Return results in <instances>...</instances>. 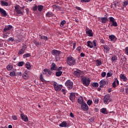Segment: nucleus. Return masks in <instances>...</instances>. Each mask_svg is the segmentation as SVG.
<instances>
[{"label": "nucleus", "mask_w": 128, "mask_h": 128, "mask_svg": "<svg viewBox=\"0 0 128 128\" xmlns=\"http://www.w3.org/2000/svg\"><path fill=\"white\" fill-rule=\"evenodd\" d=\"M106 76L108 78H110V77L112 76V74L110 72H108L106 74Z\"/></svg>", "instance_id": "nucleus-55"}, {"label": "nucleus", "mask_w": 128, "mask_h": 128, "mask_svg": "<svg viewBox=\"0 0 128 128\" xmlns=\"http://www.w3.org/2000/svg\"><path fill=\"white\" fill-rule=\"evenodd\" d=\"M22 78H24V80H28V74L26 72H25L22 75Z\"/></svg>", "instance_id": "nucleus-25"}, {"label": "nucleus", "mask_w": 128, "mask_h": 128, "mask_svg": "<svg viewBox=\"0 0 128 128\" xmlns=\"http://www.w3.org/2000/svg\"><path fill=\"white\" fill-rule=\"evenodd\" d=\"M106 82L104 80H102L100 82V88H104V86H106Z\"/></svg>", "instance_id": "nucleus-15"}, {"label": "nucleus", "mask_w": 128, "mask_h": 128, "mask_svg": "<svg viewBox=\"0 0 128 128\" xmlns=\"http://www.w3.org/2000/svg\"><path fill=\"white\" fill-rule=\"evenodd\" d=\"M24 62H20L18 63V66H24Z\"/></svg>", "instance_id": "nucleus-43"}, {"label": "nucleus", "mask_w": 128, "mask_h": 128, "mask_svg": "<svg viewBox=\"0 0 128 128\" xmlns=\"http://www.w3.org/2000/svg\"><path fill=\"white\" fill-rule=\"evenodd\" d=\"M81 50H82V47L80 46L77 48V50H78L79 52H80Z\"/></svg>", "instance_id": "nucleus-58"}, {"label": "nucleus", "mask_w": 128, "mask_h": 128, "mask_svg": "<svg viewBox=\"0 0 128 128\" xmlns=\"http://www.w3.org/2000/svg\"><path fill=\"white\" fill-rule=\"evenodd\" d=\"M36 10H38V6H35L32 8V10H34V12H36Z\"/></svg>", "instance_id": "nucleus-56"}, {"label": "nucleus", "mask_w": 128, "mask_h": 128, "mask_svg": "<svg viewBox=\"0 0 128 128\" xmlns=\"http://www.w3.org/2000/svg\"><path fill=\"white\" fill-rule=\"evenodd\" d=\"M10 76H16V72H14V71H12L10 73Z\"/></svg>", "instance_id": "nucleus-41"}, {"label": "nucleus", "mask_w": 128, "mask_h": 128, "mask_svg": "<svg viewBox=\"0 0 128 128\" xmlns=\"http://www.w3.org/2000/svg\"><path fill=\"white\" fill-rule=\"evenodd\" d=\"M94 104H98V98H94Z\"/></svg>", "instance_id": "nucleus-48"}, {"label": "nucleus", "mask_w": 128, "mask_h": 128, "mask_svg": "<svg viewBox=\"0 0 128 128\" xmlns=\"http://www.w3.org/2000/svg\"><path fill=\"white\" fill-rule=\"evenodd\" d=\"M118 2H114L113 4H111V8H114V9L115 8H116V4H118Z\"/></svg>", "instance_id": "nucleus-30"}, {"label": "nucleus", "mask_w": 128, "mask_h": 128, "mask_svg": "<svg viewBox=\"0 0 128 128\" xmlns=\"http://www.w3.org/2000/svg\"><path fill=\"white\" fill-rule=\"evenodd\" d=\"M87 46H88V48H93L92 42L90 41H88L87 42Z\"/></svg>", "instance_id": "nucleus-23"}, {"label": "nucleus", "mask_w": 128, "mask_h": 128, "mask_svg": "<svg viewBox=\"0 0 128 128\" xmlns=\"http://www.w3.org/2000/svg\"><path fill=\"white\" fill-rule=\"evenodd\" d=\"M93 46H96V40H93Z\"/></svg>", "instance_id": "nucleus-62"}, {"label": "nucleus", "mask_w": 128, "mask_h": 128, "mask_svg": "<svg viewBox=\"0 0 128 128\" xmlns=\"http://www.w3.org/2000/svg\"><path fill=\"white\" fill-rule=\"evenodd\" d=\"M46 16H48V18H52V16H54V14L50 12H48L46 14Z\"/></svg>", "instance_id": "nucleus-26"}, {"label": "nucleus", "mask_w": 128, "mask_h": 128, "mask_svg": "<svg viewBox=\"0 0 128 128\" xmlns=\"http://www.w3.org/2000/svg\"><path fill=\"white\" fill-rule=\"evenodd\" d=\"M81 108L84 112H87V110H88V106L86 103L84 102L81 104Z\"/></svg>", "instance_id": "nucleus-8"}, {"label": "nucleus", "mask_w": 128, "mask_h": 128, "mask_svg": "<svg viewBox=\"0 0 128 128\" xmlns=\"http://www.w3.org/2000/svg\"><path fill=\"white\" fill-rule=\"evenodd\" d=\"M70 100H71V102H74L76 100V93H70Z\"/></svg>", "instance_id": "nucleus-11"}, {"label": "nucleus", "mask_w": 128, "mask_h": 128, "mask_svg": "<svg viewBox=\"0 0 128 128\" xmlns=\"http://www.w3.org/2000/svg\"><path fill=\"white\" fill-rule=\"evenodd\" d=\"M128 1L127 0V1L124 2L122 6H123L126 7V6H128Z\"/></svg>", "instance_id": "nucleus-47"}, {"label": "nucleus", "mask_w": 128, "mask_h": 128, "mask_svg": "<svg viewBox=\"0 0 128 128\" xmlns=\"http://www.w3.org/2000/svg\"><path fill=\"white\" fill-rule=\"evenodd\" d=\"M1 4L3 6H8V4L6 2H4V0L1 1Z\"/></svg>", "instance_id": "nucleus-28"}, {"label": "nucleus", "mask_w": 128, "mask_h": 128, "mask_svg": "<svg viewBox=\"0 0 128 128\" xmlns=\"http://www.w3.org/2000/svg\"><path fill=\"white\" fill-rule=\"evenodd\" d=\"M50 70H58V66H56V64L52 63V64Z\"/></svg>", "instance_id": "nucleus-19"}, {"label": "nucleus", "mask_w": 128, "mask_h": 128, "mask_svg": "<svg viewBox=\"0 0 128 128\" xmlns=\"http://www.w3.org/2000/svg\"><path fill=\"white\" fill-rule=\"evenodd\" d=\"M120 79L122 80L123 82H126L128 80V78H126V76L124 74H121L120 75Z\"/></svg>", "instance_id": "nucleus-20"}, {"label": "nucleus", "mask_w": 128, "mask_h": 128, "mask_svg": "<svg viewBox=\"0 0 128 128\" xmlns=\"http://www.w3.org/2000/svg\"><path fill=\"white\" fill-rule=\"evenodd\" d=\"M40 80H41V82H44V76H42V74L40 75Z\"/></svg>", "instance_id": "nucleus-44"}, {"label": "nucleus", "mask_w": 128, "mask_h": 128, "mask_svg": "<svg viewBox=\"0 0 128 128\" xmlns=\"http://www.w3.org/2000/svg\"><path fill=\"white\" fill-rule=\"evenodd\" d=\"M96 66H102V61L100 60H96Z\"/></svg>", "instance_id": "nucleus-32"}, {"label": "nucleus", "mask_w": 128, "mask_h": 128, "mask_svg": "<svg viewBox=\"0 0 128 128\" xmlns=\"http://www.w3.org/2000/svg\"><path fill=\"white\" fill-rule=\"evenodd\" d=\"M15 12H16L17 14L19 16H22L24 14V8L20 7L18 5H16L15 6Z\"/></svg>", "instance_id": "nucleus-2"}, {"label": "nucleus", "mask_w": 128, "mask_h": 128, "mask_svg": "<svg viewBox=\"0 0 128 128\" xmlns=\"http://www.w3.org/2000/svg\"><path fill=\"white\" fill-rule=\"evenodd\" d=\"M6 68H7L8 70H12V65H8L6 66Z\"/></svg>", "instance_id": "nucleus-38"}, {"label": "nucleus", "mask_w": 128, "mask_h": 128, "mask_svg": "<svg viewBox=\"0 0 128 128\" xmlns=\"http://www.w3.org/2000/svg\"><path fill=\"white\" fill-rule=\"evenodd\" d=\"M109 20L111 22V26H118V23L116 22V20L113 17H110Z\"/></svg>", "instance_id": "nucleus-7"}, {"label": "nucleus", "mask_w": 128, "mask_h": 128, "mask_svg": "<svg viewBox=\"0 0 128 128\" xmlns=\"http://www.w3.org/2000/svg\"><path fill=\"white\" fill-rule=\"evenodd\" d=\"M81 80L82 82V84L85 86H90V80L89 78L82 77L81 78Z\"/></svg>", "instance_id": "nucleus-3"}, {"label": "nucleus", "mask_w": 128, "mask_h": 128, "mask_svg": "<svg viewBox=\"0 0 128 128\" xmlns=\"http://www.w3.org/2000/svg\"><path fill=\"white\" fill-rule=\"evenodd\" d=\"M68 124L66 123V122H62L61 124H59V126H60V128H66Z\"/></svg>", "instance_id": "nucleus-21"}, {"label": "nucleus", "mask_w": 128, "mask_h": 128, "mask_svg": "<svg viewBox=\"0 0 128 128\" xmlns=\"http://www.w3.org/2000/svg\"><path fill=\"white\" fill-rule=\"evenodd\" d=\"M92 100H88L87 102V104H88V106H92Z\"/></svg>", "instance_id": "nucleus-46"}, {"label": "nucleus", "mask_w": 128, "mask_h": 128, "mask_svg": "<svg viewBox=\"0 0 128 128\" xmlns=\"http://www.w3.org/2000/svg\"><path fill=\"white\" fill-rule=\"evenodd\" d=\"M125 90H126V94H128V88H125Z\"/></svg>", "instance_id": "nucleus-64"}, {"label": "nucleus", "mask_w": 128, "mask_h": 128, "mask_svg": "<svg viewBox=\"0 0 128 128\" xmlns=\"http://www.w3.org/2000/svg\"><path fill=\"white\" fill-rule=\"evenodd\" d=\"M92 86H94V88H98V82H94L92 84Z\"/></svg>", "instance_id": "nucleus-40"}, {"label": "nucleus", "mask_w": 128, "mask_h": 128, "mask_svg": "<svg viewBox=\"0 0 128 128\" xmlns=\"http://www.w3.org/2000/svg\"><path fill=\"white\" fill-rule=\"evenodd\" d=\"M100 112H102V114H107L108 111L106 110V108H102L100 110Z\"/></svg>", "instance_id": "nucleus-29"}, {"label": "nucleus", "mask_w": 128, "mask_h": 128, "mask_svg": "<svg viewBox=\"0 0 128 128\" xmlns=\"http://www.w3.org/2000/svg\"><path fill=\"white\" fill-rule=\"evenodd\" d=\"M39 38L41 40H48V36H45L40 35Z\"/></svg>", "instance_id": "nucleus-24"}, {"label": "nucleus", "mask_w": 128, "mask_h": 128, "mask_svg": "<svg viewBox=\"0 0 128 128\" xmlns=\"http://www.w3.org/2000/svg\"><path fill=\"white\" fill-rule=\"evenodd\" d=\"M85 54L84 52H81L80 54V56L82 57V58H84V56Z\"/></svg>", "instance_id": "nucleus-63"}, {"label": "nucleus", "mask_w": 128, "mask_h": 128, "mask_svg": "<svg viewBox=\"0 0 128 128\" xmlns=\"http://www.w3.org/2000/svg\"><path fill=\"white\" fill-rule=\"evenodd\" d=\"M8 42H14V38H10L8 40Z\"/></svg>", "instance_id": "nucleus-52"}, {"label": "nucleus", "mask_w": 128, "mask_h": 128, "mask_svg": "<svg viewBox=\"0 0 128 128\" xmlns=\"http://www.w3.org/2000/svg\"><path fill=\"white\" fill-rule=\"evenodd\" d=\"M53 86H54V90L56 92H60L62 88V85L58 84L56 82H54Z\"/></svg>", "instance_id": "nucleus-5"}, {"label": "nucleus", "mask_w": 128, "mask_h": 128, "mask_svg": "<svg viewBox=\"0 0 128 128\" xmlns=\"http://www.w3.org/2000/svg\"><path fill=\"white\" fill-rule=\"evenodd\" d=\"M42 8H44V6L40 5L38 6V10L39 12H42Z\"/></svg>", "instance_id": "nucleus-39"}, {"label": "nucleus", "mask_w": 128, "mask_h": 128, "mask_svg": "<svg viewBox=\"0 0 128 128\" xmlns=\"http://www.w3.org/2000/svg\"><path fill=\"white\" fill-rule=\"evenodd\" d=\"M52 8L54 10H60V7L56 5H53Z\"/></svg>", "instance_id": "nucleus-31"}, {"label": "nucleus", "mask_w": 128, "mask_h": 128, "mask_svg": "<svg viewBox=\"0 0 128 128\" xmlns=\"http://www.w3.org/2000/svg\"><path fill=\"white\" fill-rule=\"evenodd\" d=\"M76 60L72 56L67 58L66 62L68 66H74L76 64Z\"/></svg>", "instance_id": "nucleus-1"}, {"label": "nucleus", "mask_w": 128, "mask_h": 128, "mask_svg": "<svg viewBox=\"0 0 128 128\" xmlns=\"http://www.w3.org/2000/svg\"><path fill=\"white\" fill-rule=\"evenodd\" d=\"M29 56H30V54H27L23 55V58H29Z\"/></svg>", "instance_id": "nucleus-42"}, {"label": "nucleus", "mask_w": 128, "mask_h": 128, "mask_svg": "<svg viewBox=\"0 0 128 128\" xmlns=\"http://www.w3.org/2000/svg\"><path fill=\"white\" fill-rule=\"evenodd\" d=\"M74 74L75 76H76L77 78H80V75L82 74V71H80V70H76L74 71Z\"/></svg>", "instance_id": "nucleus-9"}, {"label": "nucleus", "mask_w": 128, "mask_h": 128, "mask_svg": "<svg viewBox=\"0 0 128 128\" xmlns=\"http://www.w3.org/2000/svg\"><path fill=\"white\" fill-rule=\"evenodd\" d=\"M65 86H67V88H68L69 90H72L74 86V83L70 81V80H68L65 82Z\"/></svg>", "instance_id": "nucleus-6"}, {"label": "nucleus", "mask_w": 128, "mask_h": 128, "mask_svg": "<svg viewBox=\"0 0 128 128\" xmlns=\"http://www.w3.org/2000/svg\"><path fill=\"white\" fill-rule=\"evenodd\" d=\"M78 102L80 104H82L84 102V98L82 96H79L78 98Z\"/></svg>", "instance_id": "nucleus-17"}, {"label": "nucleus", "mask_w": 128, "mask_h": 128, "mask_svg": "<svg viewBox=\"0 0 128 128\" xmlns=\"http://www.w3.org/2000/svg\"><path fill=\"white\" fill-rule=\"evenodd\" d=\"M62 92H63L64 94H66V90L64 89H62Z\"/></svg>", "instance_id": "nucleus-60"}, {"label": "nucleus", "mask_w": 128, "mask_h": 128, "mask_svg": "<svg viewBox=\"0 0 128 128\" xmlns=\"http://www.w3.org/2000/svg\"><path fill=\"white\" fill-rule=\"evenodd\" d=\"M125 52L126 54V56H128V47H126L125 48Z\"/></svg>", "instance_id": "nucleus-53"}, {"label": "nucleus", "mask_w": 128, "mask_h": 128, "mask_svg": "<svg viewBox=\"0 0 128 128\" xmlns=\"http://www.w3.org/2000/svg\"><path fill=\"white\" fill-rule=\"evenodd\" d=\"M65 24H66V20H62L60 22V26L62 28V26H64V25Z\"/></svg>", "instance_id": "nucleus-45"}, {"label": "nucleus", "mask_w": 128, "mask_h": 128, "mask_svg": "<svg viewBox=\"0 0 128 128\" xmlns=\"http://www.w3.org/2000/svg\"><path fill=\"white\" fill-rule=\"evenodd\" d=\"M124 92V88H121L120 89V92Z\"/></svg>", "instance_id": "nucleus-61"}, {"label": "nucleus", "mask_w": 128, "mask_h": 128, "mask_svg": "<svg viewBox=\"0 0 128 128\" xmlns=\"http://www.w3.org/2000/svg\"><path fill=\"white\" fill-rule=\"evenodd\" d=\"M104 48L105 50L106 54H108V52H110V47L106 45L104 46Z\"/></svg>", "instance_id": "nucleus-27"}, {"label": "nucleus", "mask_w": 128, "mask_h": 128, "mask_svg": "<svg viewBox=\"0 0 128 128\" xmlns=\"http://www.w3.org/2000/svg\"><path fill=\"white\" fill-rule=\"evenodd\" d=\"M101 76H102V78H104V76H106V72H103L101 74Z\"/></svg>", "instance_id": "nucleus-50"}, {"label": "nucleus", "mask_w": 128, "mask_h": 128, "mask_svg": "<svg viewBox=\"0 0 128 128\" xmlns=\"http://www.w3.org/2000/svg\"><path fill=\"white\" fill-rule=\"evenodd\" d=\"M46 72H48V69H44L42 72L43 74H46Z\"/></svg>", "instance_id": "nucleus-51"}, {"label": "nucleus", "mask_w": 128, "mask_h": 128, "mask_svg": "<svg viewBox=\"0 0 128 128\" xmlns=\"http://www.w3.org/2000/svg\"><path fill=\"white\" fill-rule=\"evenodd\" d=\"M109 38L110 40V42H116V40H118L116 37L112 34L109 36Z\"/></svg>", "instance_id": "nucleus-12"}, {"label": "nucleus", "mask_w": 128, "mask_h": 128, "mask_svg": "<svg viewBox=\"0 0 128 128\" xmlns=\"http://www.w3.org/2000/svg\"><path fill=\"white\" fill-rule=\"evenodd\" d=\"M62 74V72L61 71L57 72L56 73V76H60Z\"/></svg>", "instance_id": "nucleus-33"}, {"label": "nucleus", "mask_w": 128, "mask_h": 128, "mask_svg": "<svg viewBox=\"0 0 128 128\" xmlns=\"http://www.w3.org/2000/svg\"><path fill=\"white\" fill-rule=\"evenodd\" d=\"M86 34L88 36H94V34H92V30H86Z\"/></svg>", "instance_id": "nucleus-18"}, {"label": "nucleus", "mask_w": 128, "mask_h": 128, "mask_svg": "<svg viewBox=\"0 0 128 128\" xmlns=\"http://www.w3.org/2000/svg\"><path fill=\"white\" fill-rule=\"evenodd\" d=\"M81 2H90V0H80Z\"/></svg>", "instance_id": "nucleus-49"}, {"label": "nucleus", "mask_w": 128, "mask_h": 128, "mask_svg": "<svg viewBox=\"0 0 128 128\" xmlns=\"http://www.w3.org/2000/svg\"><path fill=\"white\" fill-rule=\"evenodd\" d=\"M111 60H112V62H116V60H118V57L116 56H114L112 57Z\"/></svg>", "instance_id": "nucleus-37"}, {"label": "nucleus", "mask_w": 128, "mask_h": 128, "mask_svg": "<svg viewBox=\"0 0 128 128\" xmlns=\"http://www.w3.org/2000/svg\"><path fill=\"white\" fill-rule=\"evenodd\" d=\"M21 118L25 122H28V116L24 115V114H20Z\"/></svg>", "instance_id": "nucleus-16"}, {"label": "nucleus", "mask_w": 128, "mask_h": 128, "mask_svg": "<svg viewBox=\"0 0 128 128\" xmlns=\"http://www.w3.org/2000/svg\"><path fill=\"white\" fill-rule=\"evenodd\" d=\"M22 50H23L26 51V45H23Z\"/></svg>", "instance_id": "nucleus-54"}, {"label": "nucleus", "mask_w": 128, "mask_h": 128, "mask_svg": "<svg viewBox=\"0 0 128 128\" xmlns=\"http://www.w3.org/2000/svg\"><path fill=\"white\" fill-rule=\"evenodd\" d=\"M24 50L22 49H21L19 50V52H18V56H21V54H24Z\"/></svg>", "instance_id": "nucleus-35"}, {"label": "nucleus", "mask_w": 128, "mask_h": 128, "mask_svg": "<svg viewBox=\"0 0 128 128\" xmlns=\"http://www.w3.org/2000/svg\"><path fill=\"white\" fill-rule=\"evenodd\" d=\"M26 67L28 70H30V64L28 62H27L26 64Z\"/></svg>", "instance_id": "nucleus-34"}, {"label": "nucleus", "mask_w": 128, "mask_h": 128, "mask_svg": "<svg viewBox=\"0 0 128 128\" xmlns=\"http://www.w3.org/2000/svg\"><path fill=\"white\" fill-rule=\"evenodd\" d=\"M12 28V26L11 25H8L4 28V32H8V30H11Z\"/></svg>", "instance_id": "nucleus-22"}, {"label": "nucleus", "mask_w": 128, "mask_h": 128, "mask_svg": "<svg viewBox=\"0 0 128 128\" xmlns=\"http://www.w3.org/2000/svg\"><path fill=\"white\" fill-rule=\"evenodd\" d=\"M110 102H112V100L110 98V94H106L104 98V102L105 104H108Z\"/></svg>", "instance_id": "nucleus-4"}, {"label": "nucleus", "mask_w": 128, "mask_h": 128, "mask_svg": "<svg viewBox=\"0 0 128 128\" xmlns=\"http://www.w3.org/2000/svg\"><path fill=\"white\" fill-rule=\"evenodd\" d=\"M0 12L1 14L3 16H6L8 15V14H6V12L1 8H0Z\"/></svg>", "instance_id": "nucleus-14"}, {"label": "nucleus", "mask_w": 128, "mask_h": 128, "mask_svg": "<svg viewBox=\"0 0 128 128\" xmlns=\"http://www.w3.org/2000/svg\"><path fill=\"white\" fill-rule=\"evenodd\" d=\"M60 50H54L52 51V56H58V54H60Z\"/></svg>", "instance_id": "nucleus-13"}, {"label": "nucleus", "mask_w": 128, "mask_h": 128, "mask_svg": "<svg viewBox=\"0 0 128 128\" xmlns=\"http://www.w3.org/2000/svg\"><path fill=\"white\" fill-rule=\"evenodd\" d=\"M116 81H114L112 83V87L116 88Z\"/></svg>", "instance_id": "nucleus-59"}, {"label": "nucleus", "mask_w": 128, "mask_h": 128, "mask_svg": "<svg viewBox=\"0 0 128 128\" xmlns=\"http://www.w3.org/2000/svg\"><path fill=\"white\" fill-rule=\"evenodd\" d=\"M12 118L14 120H18V118L16 116H12Z\"/></svg>", "instance_id": "nucleus-57"}, {"label": "nucleus", "mask_w": 128, "mask_h": 128, "mask_svg": "<svg viewBox=\"0 0 128 128\" xmlns=\"http://www.w3.org/2000/svg\"><path fill=\"white\" fill-rule=\"evenodd\" d=\"M99 20L100 22H102V24H106L108 20V16H106V17L100 18H99Z\"/></svg>", "instance_id": "nucleus-10"}, {"label": "nucleus", "mask_w": 128, "mask_h": 128, "mask_svg": "<svg viewBox=\"0 0 128 128\" xmlns=\"http://www.w3.org/2000/svg\"><path fill=\"white\" fill-rule=\"evenodd\" d=\"M34 44H36V46H40V44H42V42H38V41L34 40L33 41Z\"/></svg>", "instance_id": "nucleus-36"}]
</instances>
